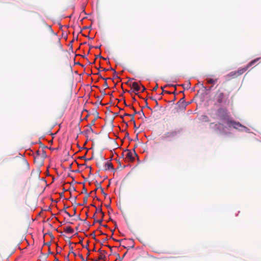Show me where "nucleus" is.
<instances>
[{
  "mask_svg": "<svg viewBox=\"0 0 261 261\" xmlns=\"http://www.w3.org/2000/svg\"><path fill=\"white\" fill-rule=\"evenodd\" d=\"M227 124L229 127H233L236 129H239V127H244V126L240 123L233 121L231 119L228 121Z\"/></svg>",
  "mask_w": 261,
  "mask_h": 261,
  "instance_id": "5",
  "label": "nucleus"
},
{
  "mask_svg": "<svg viewBox=\"0 0 261 261\" xmlns=\"http://www.w3.org/2000/svg\"><path fill=\"white\" fill-rule=\"evenodd\" d=\"M217 115L219 119L225 123H227L230 118L228 115L227 110L226 109L220 108L217 112Z\"/></svg>",
  "mask_w": 261,
  "mask_h": 261,
  "instance_id": "1",
  "label": "nucleus"
},
{
  "mask_svg": "<svg viewBox=\"0 0 261 261\" xmlns=\"http://www.w3.org/2000/svg\"><path fill=\"white\" fill-rule=\"evenodd\" d=\"M57 44V46H58L59 48H60V47H61V44H60V41H59V40H58Z\"/></svg>",
  "mask_w": 261,
  "mask_h": 261,
  "instance_id": "33",
  "label": "nucleus"
},
{
  "mask_svg": "<svg viewBox=\"0 0 261 261\" xmlns=\"http://www.w3.org/2000/svg\"><path fill=\"white\" fill-rule=\"evenodd\" d=\"M83 192L84 193L87 192V190L84 187H83Z\"/></svg>",
  "mask_w": 261,
  "mask_h": 261,
  "instance_id": "39",
  "label": "nucleus"
},
{
  "mask_svg": "<svg viewBox=\"0 0 261 261\" xmlns=\"http://www.w3.org/2000/svg\"><path fill=\"white\" fill-rule=\"evenodd\" d=\"M131 114H127V113H125L124 116H129V115H130Z\"/></svg>",
  "mask_w": 261,
  "mask_h": 261,
  "instance_id": "49",
  "label": "nucleus"
},
{
  "mask_svg": "<svg viewBox=\"0 0 261 261\" xmlns=\"http://www.w3.org/2000/svg\"><path fill=\"white\" fill-rule=\"evenodd\" d=\"M125 136L126 137H128V133H126V134H125Z\"/></svg>",
  "mask_w": 261,
  "mask_h": 261,
  "instance_id": "60",
  "label": "nucleus"
},
{
  "mask_svg": "<svg viewBox=\"0 0 261 261\" xmlns=\"http://www.w3.org/2000/svg\"><path fill=\"white\" fill-rule=\"evenodd\" d=\"M161 89L163 90V92L165 91L164 90V88L163 87H161Z\"/></svg>",
  "mask_w": 261,
  "mask_h": 261,
  "instance_id": "59",
  "label": "nucleus"
},
{
  "mask_svg": "<svg viewBox=\"0 0 261 261\" xmlns=\"http://www.w3.org/2000/svg\"><path fill=\"white\" fill-rule=\"evenodd\" d=\"M107 246L108 247V248H109L110 249L111 251H112V247H111V246H109V245H108Z\"/></svg>",
  "mask_w": 261,
  "mask_h": 261,
  "instance_id": "47",
  "label": "nucleus"
},
{
  "mask_svg": "<svg viewBox=\"0 0 261 261\" xmlns=\"http://www.w3.org/2000/svg\"><path fill=\"white\" fill-rule=\"evenodd\" d=\"M103 87H105L106 88H108L109 87L107 81H105Z\"/></svg>",
  "mask_w": 261,
  "mask_h": 261,
  "instance_id": "26",
  "label": "nucleus"
},
{
  "mask_svg": "<svg viewBox=\"0 0 261 261\" xmlns=\"http://www.w3.org/2000/svg\"><path fill=\"white\" fill-rule=\"evenodd\" d=\"M88 198H87V197H85L83 199L84 203L83 204H79L80 205H83L87 203Z\"/></svg>",
  "mask_w": 261,
  "mask_h": 261,
  "instance_id": "22",
  "label": "nucleus"
},
{
  "mask_svg": "<svg viewBox=\"0 0 261 261\" xmlns=\"http://www.w3.org/2000/svg\"><path fill=\"white\" fill-rule=\"evenodd\" d=\"M21 163L25 166V169H26L27 170H29V163H28V162H27V161L26 160H25L24 159H22L21 161Z\"/></svg>",
  "mask_w": 261,
  "mask_h": 261,
  "instance_id": "14",
  "label": "nucleus"
},
{
  "mask_svg": "<svg viewBox=\"0 0 261 261\" xmlns=\"http://www.w3.org/2000/svg\"><path fill=\"white\" fill-rule=\"evenodd\" d=\"M86 196L85 197H87V198H88L90 196V194L88 193L87 192L85 193Z\"/></svg>",
  "mask_w": 261,
  "mask_h": 261,
  "instance_id": "37",
  "label": "nucleus"
},
{
  "mask_svg": "<svg viewBox=\"0 0 261 261\" xmlns=\"http://www.w3.org/2000/svg\"><path fill=\"white\" fill-rule=\"evenodd\" d=\"M105 196L107 195V194L104 192L103 191V192H101Z\"/></svg>",
  "mask_w": 261,
  "mask_h": 261,
  "instance_id": "57",
  "label": "nucleus"
},
{
  "mask_svg": "<svg viewBox=\"0 0 261 261\" xmlns=\"http://www.w3.org/2000/svg\"><path fill=\"white\" fill-rule=\"evenodd\" d=\"M64 212L65 214H66L69 217H71L72 216L65 209L64 210Z\"/></svg>",
  "mask_w": 261,
  "mask_h": 261,
  "instance_id": "27",
  "label": "nucleus"
},
{
  "mask_svg": "<svg viewBox=\"0 0 261 261\" xmlns=\"http://www.w3.org/2000/svg\"><path fill=\"white\" fill-rule=\"evenodd\" d=\"M130 87L134 89V92H138L140 89V87L137 82H133L130 85Z\"/></svg>",
  "mask_w": 261,
  "mask_h": 261,
  "instance_id": "7",
  "label": "nucleus"
},
{
  "mask_svg": "<svg viewBox=\"0 0 261 261\" xmlns=\"http://www.w3.org/2000/svg\"><path fill=\"white\" fill-rule=\"evenodd\" d=\"M145 101H147V100H146ZM146 107L149 110H151V109L148 106V104H147V101H146Z\"/></svg>",
  "mask_w": 261,
  "mask_h": 261,
  "instance_id": "38",
  "label": "nucleus"
},
{
  "mask_svg": "<svg viewBox=\"0 0 261 261\" xmlns=\"http://www.w3.org/2000/svg\"><path fill=\"white\" fill-rule=\"evenodd\" d=\"M176 105L180 110H184L186 109L187 103L185 100V97L180 98V100L177 102Z\"/></svg>",
  "mask_w": 261,
  "mask_h": 261,
  "instance_id": "6",
  "label": "nucleus"
},
{
  "mask_svg": "<svg viewBox=\"0 0 261 261\" xmlns=\"http://www.w3.org/2000/svg\"><path fill=\"white\" fill-rule=\"evenodd\" d=\"M65 259L66 261H69V254H68L66 256H65Z\"/></svg>",
  "mask_w": 261,
  "mask_h": 261,
  "instance_id": "34",
  "label": "nucleus"
},
{
  "mask_svg": "<svg viewBox=\"0 0 261 261\" xmlns=\"http://www.w3.org/2000/svg\"><path fill=\"white\" fill-rule=\"evenodd\" d=\"M158 88V84H156L155 86L153 88L152 91H155L157 90Z\"/></svg>",
  "mask_w": 261,
  "mask_h": 261,
  "instance_id": "30",
  "label": "nucleus"
},
{
  "mask_svg": "<svg viewBox=\"0 0 261 261\" xmlns=\"http://www.w3.org/2000/svg\"><path fill=\"white\" fill-rule=\"evenodd\" d=\"M73 211H74L73 213H74V215L76 213V208H74Z\"/></svg>",
  "mask_w": 261,
  "mask_h": 261,
  "instance_id": "48",
  "label": "nucleus"
},
{
  "mask_svg": "<svg viewBox=\"0 0 261 261\" xmlns=\"http://www.w3.org/2000/svg\"><path fill=\"white\" fill-rule=\"evenodd\" d=\"M247 69H248V68L246 67V66H245L243 68H239L237 71L238 76L242 75L243 73H244Z\"/></svg>",
  "mask_w": 261,
  "mask_h": 261,
  "instance_id": "9",
  "label": "nucleus"
},
{
  "mask_svg": "<svg viewBox=\"0 0 261 261\" xmlns=\"http://www.w3.org/2000/svg\"><path fill=\"white\" fill-rule=\"evenodd\" d=\"M125 152H126V153L125 159L127 160L128 162H133L135 160V156H138L135 149H133V152L129 150H126Z\"/></svg>",
  "mask_w": 261,
  "mask_h": 261,
  "instance_id": "4",
  "label": "nucleus"
},
{
  "mask_svg": "<svg viewBox=\"0 0 261 261\" xmlns=\"http://www.w3.org/2000/svg\"><path fill=\"white\" fill-rule=\"evenodd\" d=\"M134 127L136 128V122H135V123H134Z\"/></svg>",
  "mask_w": 261,
  "mask_h": 261,
  "instance_id": "61",
  "label": "nucleus"
},
{
  "mask_svg": "<svg viewBox=\"0 0 261 261\" xmlns=\"http://www.w3.org/2000/svg\"><path fill=\"white\" fill-rule=\"evenodd\" d=\"M260 59V58H256L251 62H250L246 66L248 69L250 67L252 66L253 64H254L256 62H257Z\"/></svg>",
  "mask_w": 261,
  "mask_h": 261,
  "instance_id": "12",
  "label": "nucleus"
},
{
  "mask_svg": "<svg viewBox=\"0 0 261 261\" xmlns=\"http://www.w3.org/2000/svg\"><path fill=\"white\" fill-rule=\"evenodd\" d=\"M109 69H106V68H103V71H108Z\"/></svg>",
  "mask_w": 261,
  "mask_h": 261,
  "instance_id": "52",
  "label": "nucleus"
},
{
  "mask_svg": "<svg viewBox=\"0 0 261 261\" xmlns=\"http://www.w3.org/2000/svg\"><path fill=\"white\" fill-rule=\"evenodd\" d=\"M90 255L89 250H88V252L87 253V256L88 257Z\"/></svg>",
  "mask_w": 261,
  "mask_h": 261,
  "instance_id": "51",
  "label": "nucleus"
},
{
  "mask_svg": "<svg viewBox=\"0 0 261 261\" xmlns=\"http://www.w3.org/2000/svg\"><path fill=\"white\" fill-rule=\"evenodd\" d=\"M104 169L105 170H109L110 169H114L112 163L110 161L107 162L104 166Z\"/></svg>",
  "mask_w": 261,
  "mask_h": 261,
  "instance_id": "8",
  "label": "nucleus"
},
{
  "mask_svg": "<svg viewBox=\"0 0 261 261\" xmlns=\"http://www.w3.org/2000/svg\"><path fill=\"white\" fill-rule=\"evenodd\" d=\"M88 243L87 244V245H85V247L86 248H87V249L88 250ZM83 247H84V246H83Z\"/></svg>",
  "mask_w": 261,
  "mask_h": 261,
  "instance_id": "53",
  "label": "nucleus"
},
{
  "mask_svg": "<svg viewBox=\"0 0 261 261\" xmlns=\"http://www.w3.org/2000/svg\"><path fill=\"white\" fill-rule=\"evenodd\" d=\"M129 117H131L130 121L133 122V123H135V120L134 119L135 114H131L130 115H129Z\"/></svg>",
  "mask_w": 261,
  "mask_h": 261,
  "instance_id": "25",
  "label": "nucleus"
},
{
  "mask_svg": "<svg viewBox=\"0 0 261 261\" xmlns=\"http://www.w3.org/2000/svg\"><path fill=\"white\" fill-rule=\"evenodd\" d=\"M60 195L61 197H62L64 195V192H62L60 194Z\"/></svg>",
  "mask_w": 261,
  "mask_h": 261,
  "instance_id": "45",
  "label": "nucleus"
},
{
  "mask_svg": "<svg viewBox=\"0 0 261 261\" xmlns=\"http://www.w3.org/2000/svg\"><path fill=\"white\" fill-rule=\"evenodd\" d=\"M107 251H105V250H103V251H102V253H103V254H105V255H106V254H107Z\"/></svg>",
  "mask_w": 261,
  "mask_h": 261,
  "instance_id": "46",
  "label": "nucleus"
},
{
  "mask_svg": "<svg viewBox=\"0 0 261 261\" xmlns=\"http://www.w3.org/2000/svg\"><path fill=\"white\" fill-rule=\"evenodd\" d=\"M154 100H155V102H156V105H158V101H157L155 99H154Z\"/></svg>",
  "mask_w": 261,
  "mask_h": 261,
  "instance_id": "63",
  "label": "nucleus"
},
{
  "mask_svg": "<svg viewBox=\"0 0 261 261\" xmlns=\"http://www.w3.org/2000/svg\"><path fill=\"white\" fill-rule=\"evenodd\" d=\"M72 248H71V250H70L68 253V254L69 255L70 253L73 252L72 251Z\"/></svg>",
  "mask_w": 261,
  "mask_h": 261,
  "instance_id": "54",
  "label": "nucleus"
},
{
  "mask_svg": "<svg viewBox=\"0 0 261 261\" xmlns=\"http://www.w3.org/2000/svg\"><path fill=\"white\" fill-rule=\"evenodd\" d=\"M98 188H100L101 189V192H103V188H102L101 186V185L100 184H97V188L93 191H92L91 193H92V192H96V190H97V189Z\"/></svg>",
  "mask_w": 261,
  "mask_h": 261,
  "instance_id": "21",
  "label": "nucleus"
},
{
  "mask_svg": "<svg viewBox=\"0 0 261 261\" xmlns=\"http://www.w3.org/2000/svg\"><path fill=\"white\" fill-rule=\"evenodd\" d=\"M64 231L67 233H72L74 232L73 229L70 226H68L65 228Z\"/></svg>",
  "mask_w": 261,
  "mask_h": 261,
  "instance_id": "16",
  "label": "nucleus"
},
{
  "mask_svg": "<svg viewBox=\"0 0 261 261\" xmlns=\"http://www.w3.org/2000/svg\"><path fill=\"white\" fill-rule=\"evenodd\" d=\"M95 120H96V118H95V119H93V120H92V121L91 122V123H90V124H88V126L89 127H91V126H92V125H94V124H95Z\"/></svg>",
  "mask_w": 261,
  "mask_h": 261,
  "instance_id": "23",
  "label": "nucleus"
},
{
  "mask_svg": "<svg viewBox=\"0 0 261 261\" xmlns=\"http://www.w3.org/2000/svg\"><path fill=\"white\" fill-rule=\"evenodd\" d=\"M102 58V57L100 55H98L96 56V58Z\"/></svg>",
  "mask_w": 261,
  "mask_h": 261,
  "instance_id": "44",
  "label": "nucleus"
},
{
  "mask_svg": "<svg viewBox=\"0 0 261 261\" xmlns=\"http://www.w3.org/2000/svg\"><path fill=\"white\" fill-rule=\"evenodd\" d=\"M80 258L82 259V261H87V259H84L83 256L82 254L79 255Z\"/></svg>",
  "mask_w": 261,
  "mask_h": 261,
  "instance_id": "31",
  "label": "nucleus"
},
{
  "mask_svg": "<svg viewBox=\"0 0 261 261\" xmlns=\"http://www.w3.org/2000/svg\"><path fill=\"white\" fill-rule=\"evenodd\" d=\"M100 46H97L95 47V48H100Z\"/></svg>",
  "mask_w": 261,
  "mask_h": 261,
  "instance_id": "56",
  "label": "nucleus"
},
{
  "mask_svg": "<svg viewBox=\"0 0 261 261\" xmlns=\"http://www.w3.org/2000/svg\"><path fill=\"white\" fill-rule=\"evenodd\" d=\"M191 83L189 81L187 82L186 83L182 84V86L186 89H189L190 88Z\"/></svg>",
  "mask_w": 261,
  "mask_h": 261,
  "instance_id": "18",
  "label": "nucleus"
},
{
  "mask_svg": "<svg viewBox=\"0 0 261 261\" xmlns=\"http://www.w3.org/2000/svg\"><path fill=\"white\" fill-rule=\"evenodd\" d=\"M227 76H228L229 77H231V78H235V77H238V75L237 74V71H231L230 73H229L227 75Z\"/></svg>",
  "mask_w": 261,
  "mask_h": 261,
  "instance_id": "11",
  "label": "nucleus"
},
{
  "mask_svg": "<svg viewBox=\"0 0 261 261\" xmlns=\"http://www.w3.org/2000/svg\"><path fill=\"white\" fill-rule=\"evenodd\" d=\"M124 104H125V105L126 106H128L126 105V103L125 102V100H124Z\"/></svg>",
  "mask_w": 261,
  "mask_h": 261,
  "instance_id": "62",
  "label": "nucleus"
},
{
  "mask_svg": "<svg viewBox=\"0 0 261 261\" xmlns=\"http://www.w3.org/2000/svg\"><path fill=\"white\" fill-rule=\"evenodd\" d=\"M45 27L48 29V30L51 32L52 33L53 32L52 29H51V27L50 25H47V24H45Z\"/></svg>",
  "mask_w": 261,
  "mask_h": 261,
  "instance_id": "24",
  "label": "nucleus"
},
{
  "mask_svg": "<svg viewBox=\"0 0 261 261\" xmlns=\"http://www.w3.org/2000/svg\"><path fill=\"white\" fill-rule=\"evenodd\" d=\"M39 152H40L39 151H37V155L34 158V161L35 162H37L39 161V160L41 161V157H40V154Z\"/></svg>",
  "mask_w": 261,
  "mask_h": 261,
  "instance_id": "19",
  "label": "nucleus"
},
{
  "mask_svg": "<svg viewBox=\"0 0 261 261\" xmlns=\"http://www.w3.org/2000/svg\"><path fill=\"white\" fill-rule=\"evenodd\" d=\"M127 253V252H126L122 256V257L121 258H120V260H121L125 256V255H126V254Z\"/></svg>",
  "mask_w": 261,
  "mask_h": 261,
  "instance_id": "40",
  "label": "nucleus"
},
{
  "mask_svg": "<svg viewBox=\"0 0 261 261\" xmlns=\"http://www.w3.org/2000/svg\"><path fill=\"white\" fill-rule=\"evenodd\" d=\"M100 92L102 93L103 94V95H106V93H105V90H102V91H100Z\"/></svg>",
  "mask_w": 261,
  "mask_h": 261,
  "instance_id": "41",
  "label": "nucleus"
},
{
  "mask_svg": "<svg viewBox=\"0 0 261 261\" xmlns=\"http://www.w3.org/2000/svg\"><path fill=\"white\" fill-rule=\"evenodd\" d=\"M142 92H143L146 90V88H145V87L143 85H142Z\"/></svg>",
  "mask_w": 261,
  "mask_h": 261,
  "instance_id": "35",
  "label": "nucleus"
},
{
  "mask_svg": "<svg viewBox=\"0 0 261 261\" xmlns=\"http://www.w3.org/2000/svg\"><path fill=\"white\" fill-rule=\"evenodd\" d=\"M218 79H212V78H207L206 81L208 84H215L218 82Z\"/></svg>",
  "mask_w": 261,
  "mask_h": 261,
  "instance_id": "10",
  "label": "nucleus"
},
{
  "mask_svg": "<svg viewBox=\"0 0 261 261\" xmlns=\"http://www.w3.org/2000/svg\"><path fill=\"white\" fill-rule=\"evenodd\" d=\"M215 127L216 129H223V125L221 123H218L215 124Z\"/></svg>",
  "mask_w": 261,
  "mask_h": 261,
  "instance_id": "17",
  "label": "nucleus"
},
{
  "mask_svg": "<svg viewBox=\"0 0 261 261\" xmlns=\"http://www.w3.org/2000/svg\"><path fill=\"white\" fill-rule=\"evenodd\" d=\"M48 254H53V252L49 249L48 250Z\"/></svg>",
  "mask_w": 261,
  "mask_h": 261,
  "instance_id": "55",
  "label": "nucleus"
},
{
  "mask_svg": "<svg viewBox=\"0 0 261 261\" xmlns=\"http://www.w3.org/2000/svg\"><path fill=\"white\" fill-rule=\"evenodd\" d=\"M165 92H166V93H167L168 94H172V92H170L167 91H165Z\"/></svg>",
  "mask_w": 261,
  "mask_h": 261,
  "instance_id": "50",
  "label": "nucleus"
},
{
  "mask_svg": "<svg viewBox=\"0 0 261 261\" xmlns=\"http://www.w3.org/2000/svg\"><path fill=\"white\" fill-rule=\"evenodd\" d=\"M102 221V219H101V220H97V222L99 223V224H101Z\"/></svg>",
  "mask_w": 261,
  "mask_h": 261,
  "instance_id": "36",
  "label": "nucleus"
},
{
  "mask_svg": "<svg viewBox=\"0 0 261 261\" xmlns=\"http://www.w3.org/2000/svg\"><path fill=\"white\" fill-rule=\"evenodd\" d=\"M132 109L134 110V114L135 115L136 114H139V115H141V118L142 117V116L146 118V117L145 116V114H144V112H143L142 110H141L140 111L137 112L133 107H132Z\"/></svg>",
  "mask_w": 261,
  "mask_h": 261,
  "instance_id": "15",
  "label": "nucleus"
},
{
  "mask_svg": "<svg viewBox=\"0 0 261 261\" xmlns=\"http://www.w3.org/2000/svg\"><path fill=\"white\" fill-rule=\"evenodd\" d=\"M90 130H91V132H93V129H92V127H90Z\"/></svg>",
  "mask_w": 261,
  "mask_h": 261,
  "instance_id": "64",
  "label": "nucleus"
},
{
  "mask_svg": "<svg viewBox=\"0 0 261 261\" xmlns=\"http://www.w3.org/2000/svg\"><path fill=\"white\" fill-rule=\"evenodd\" d=\"M117 258H119L120 259V257L119 254H117Z\"/></svg>",
  "mask_w": 261,
  "mask_h": 261,
  "instance_id": "58",
  "label": "nucleus"
},
{
  "mask_svg": "<svg viewBox=\"0 0 261 261\" xmlns=\"http://www.w3.org/2000/svg\"><path fill=\"white\" fill-rule=\"evenodd\" d=\"M229 93L227 95L225 94L223 92L220 91L219 90L217 91L216 96V100L218 103H225L227 101Z\"/></svg>",
  "mask_w": 261,
  "mask_h": 261,
  "instance_id": "2",
  "label": "nucleus"
},
{
  "mask_svg": "<svg viewBox=\"0 0 261 261\" xmlns=\"http://www.w3.org/2000/svg\"><path fill=\"white\" fill-rule=\"evenodd\" d=\"M102 251L101 249H99L98 250V252H99L100 253H102Z\"/></svg>",
  "mask_w": 261,
  "mask_h": 261,
  "instance_id": "42",
  "label": "nucleus"
},
{
  "mask_svg": "<svg viewBox=\"0 0 261 261\" xmlns=\"http://www.w3.org/2000/svg\"><path fill=\"white\" fill-rule=\"evenodd\" d=\"M99 212L100 213L102 214V218H103V216H104V213L102 211V209L101 208H99Z\"/></svg>",
  "mask_w": 261,
  "mask_h": 261,
  "instance_id": "29",
  "label": "nucleus"
},
{
  "mask_svg": "<svg viewBox=\"0 0 261 261\" xmlns=\"http://www.w3.org/2000/svg\"><path fill=\"white\" fill-rule=\"evenodd\" d=\"M99 77L100 79H103V80L105 81H107L108 79H109L110 78H105V77H103L101 75H99Z\"/></svg>",
  "mask_w": 261,
  "mask_h": 261,
  "instance_id": "32",
  "label": "nucleus"
},
{
  "mask_svg": "<svg viewBox=\"0 0 261 261\" xmlns=\"http://www.w3.org/2000/svg\"><path fill=\"white\" fill-rule=\"evenodd\" d=\"M106 259V256L105 254H103V253H100L98 260H105Z\"/></svg>",
  "mask_w": 261,
  "mask_h": 261,
  "instance_id": "20",
  "label": "nucleus"
},
{
  "mask_svg": "<svg viewBox=\"0 0 261 261\" xmlns=\"http://www.w3.org/2000/svg\"><path fill=\"white\" fill-rule=\"evenodd\" d=\"M134 78H129L128 79V81L127 82V83H128V82L130 81H132V80H134Z\"/></svg>",
  "mask_w": 261,
  "mask_h": 261,
  "instance_id": "43",
  "label": "nucleus"
},
{
  "mask_svg": "<svg viewBox=\"0 0 261 261\" xmlns=\"http://www.w3.org/2000/svg\"><path fill=\"white\" fill-rule=\"evenodd\" d=\"M40 154L41 157V163H40V164L42 165L44 159L46 157V152L44 150H42L41 153H40Z\"/></svg>",
  "mask_w": 261,
  "mask_h": 261,
  "instance_id": "13",
  "label": "nucleus"
},
{
  "mask_svg": "<svg viewBox=\"0 0 261 261\" xmlns=\"http://www.w3.org/2000/svg\"><path fill=\"white\" fill-rule=\"evenodd\" d=\"M179 133L178 130H172L165 133L162 136V139L164 141H171L175 138Z\"/></svg>",
  "mask_w": 261,
  "mask_h": 261,
  "instance_id": "3",
  "label": "nucleus"
},
{
  "mask_svg": "<svg viewBox=\"0 0 261 261\" xmlns=\"http://www.w3.org/2000/svg\"><path fill=\"white\" fill-rule=\"evenodd\" d=\"M114 78H119V77L117 75V72L115 70H114Z\"/></svg>",
  "mask_w": 261,
  "mask_h": 261,
  "instance_id": "28",
  "label": "nucleus"
}]
</instances>
